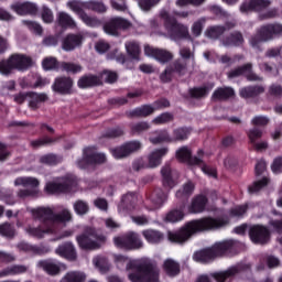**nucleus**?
<instances>
[{"instance_id":"nucleus-1","label":"nucleus","mask_w":282,"mask_h":282,"mask_svg":"<svg viewBox=\"0 0 282 282\" xmlns=\"http://www.w3.org/2000/svg\"><path fill=\"white\" fill-rule=\"evenodd\" d=\"M229 220L226 217L213 218L205 217L197 220L189 221L178 232H169L167 237L173 243H184L188 241L195 232H205L206 230H218L228 226Z\"/></svg>"},{"instance_id":"nucleus-2","label":"nucleus","mask_w":282,"mask_h":282,"mask_svg":"<svg viewBox=\"0 0 282 282\" xmlns=\"http://www.w3.org/2000/svg\"><path fill=\"white\" fill-rule=\"evenodd\" d=\"M113 259L117 268L126 265L129 281L160 282L158 270L151 268L144 260H135L122 254H115Z\"/></svg>"},{"instance_id":"nucleus-3","label":"nucleus","mask_w":282,"mask_h":282,"mask_svg":"<svg viewBox=\"0 0 282 282\" xmlns=\"http://www.w3.org/2000/svg\"><path fill=\"white\" fill-rule=\"evenodd\" d=\"M67 8L75 12L77 17L87 25L88 28H100L102 25V21L98 20L96 17H90L85 12V10H93L94 12H107V7L102 2L96 1H78L73 0L67 2Z\"/></svg>"},{"instance_id":"nucleus-4","label":"nucleus","mask_w":282,"mask_h":282,"mask_svg":"<svg viewBox=\"0 0 282 282\" xmlns=\"http://www.w3.org/2000/svg\"><path fill=\"white\" fill-rule=\"evenodd\" d=\"M180 56L182 59H177L173 66H169L164 73L161 74V80H163V83H169V80H171L173 72L184 74L186 72H191V67L195 65V58L193 57V53L189 48L182 47L180 50Z\"/></svg>"},{"instance_id":"nucleus-5","label":"nucleus","mask_w":282,"mask_h":282,"mask_svg":"<svg viewBox=\"0 0 282 282\" xmlns=\"http://www.w3.org/2000/svg\"><path fill=\"white\" fill-rule=\"evenodd\" d=\"M176 158L180 162H185L191 166H200L205 175H210L212 177H215L217 175V172L215 170L210 169V166L204 163V160H206V154H204V151L202 150L198 151L197 156H192L191 149H188L187 147H183L176 151Z\"/></svg>"},{"instance_id":"nucleus-6","label":"nucleus","mask_w":282,"mask_h":282,"mask_svg":"<svg viewBox=\"0 0 282 282\" xmlns=\"http://www.w3.org/2000/svg\"><path fill=\"white\" fill-rule=\"evenodd\" d=\"M33 63L34 62L30 56L15 54L8 61L0 62V74H12L13 69H18V72H25V69H30V67H32Z\"/></svg>"},{"instance_id":"nucleus-7","label":"nucleus","mask_w":282,"mask_h":282,"mask_svg":"<svg viewBox=\"0 0 282 282\" xmlns=\"http://www.w3.org/2000/svg\"><path fill=\"white\" fill-rule=\"evenodd\" d=\"M33 217L35 219H41V221H50V224H66V221H72V212L64 209L59 214H54L50 207H40L32 210Z\"/></svg>"},{"instance_id":"nucleus-8","label":"nucleus","mask_w":282,"mask_h":282,"mask_svg":"<svg viewBox=\"0 0 282 282\" xmlns=\"http://www.w3.org/2000/svg\"><path fill=\"white\" fill-rule=\"evenodd\" d=\"M232 246H235V241L232 240L217 242L210 249L196 251L193 256V259L194 261H198L200 263H208L210 259H215V257H221L224 251L228 250V248H232Z\"/></svg>"},{"instance_id":"nucleus-9","label":"nucleus","mask_w":282,"mask_h":282,"mask_svg":"<svg viewBox=\"0 0 282 282\" xmlns=\"http://www.w3.org/2000/svg\"><path fill=\"white\" fill-rule=\"evenodd\" d=\"M76 239L79 248H83V250H97V248H100L107 241V237L98 235L93 228L86 229Z\"/></svg>"},{"instance_id":"nucleus-10","label":"nucleus","mask_w":282,"mask_h":282,"mask_svg":"<svg viewBox=\"0 0 282 282\" xmlns=\"http://www.w3.org/2000/svg\"><path fill=\"white\" fill-rule=\"evenodd\" d=\"M162 21L164 22L165 29L167 30L171 39H182L188 36V28L184 24L177 23L166 10H162L160 13Z\"/></svg>"},{"instance_id":"nucleus-11","label":"nucleus","mask_w":282,"mask_h":282,"mask_svg":"<svg viewBox=\"0 0 282 282\" xmlns=\"http://www.w3.org/2000/svg\"><path fill=\"white\" fill-rule=\"evenodd\" d=\"M113 243L116 248H120L121 250H140L144 246L142 239H140V235L133 231L115 237Z\"/></svg>"},{"instance_id":"nucleus-12","label":"nucleus","mask_w":282,"mask_h":282,"mask_svg":"<svg viewBox=\"0 0 282 282\" xmlns=\"http://www.w3.org/2000/svg\"><path fill=\"white\" fill-rule=\"evenodd\" d=\"M281 33V24L264 25L257 32L253 37H251L250 45H252V47H259L260 43H264V41H270L274 39V36H279Z\"/></svg>"},{"instance_id":"nucleus-13","label":"nucleus","mask_w":282,"mask_h":282,"mask_svg":"<svg viewBox=\"0 0 282 282\" xmlns=\"http://www.w3.org/2000/svg\"><path fill=\"white\" fill-rule=\"evenodd\" d=\"M78 186L76 176L68 175L58 182H48L45 186L46 193L54 195V193H72Z\"/></svg>"},{"instance_id":"nucleus-14","label":"nucleus","mask_w":282,"mask_h":282,"mask_svg":"<svg viewBox=\"0 0 282 282\" xmlns=\"http://www.w3.org/2000/svg\"><path fill=\"white\" fill-rule=\"evenodd\" d=\"M40 184L41 182H39L36 177L32 176H20L14 180V186H23V188H26L21 189L18 193V195L22 198L33 197V195H36V193H39Z\"/></svg>"},{"instance_id":"nucleus-15","label":"nucleus","mask_w":282,"mask_h":282,"mask_svg":"<svg viewBox=\"0 0 282 282\" xmlns=\"http://www.w3.org/2000/svg\"><path fill=\"white\" fill-rule=\"evenodd\" d=\"M107 162V156L102 153L96 152L93 148L84 150V156L77 162L79 169H87L89 164H105Z\"/></svg>"},{"instance_id":"nucleus-16","label":"nucleus","mask_w":282,"mask_h":282,"mask_svg":"<svg viewBox=\"0 0 282 282\" xmlns=\"http://www.w3.org/2000/svg\"><path fill=\"white\" fill-rule=\"evenodd\" d=\"M131 23L122 18H112L104 25V32L110 34L111 36H117L118 30H127L130 28Z\"/></svg>"},{"instance_id":"nucleus-17","label":"nucleus","mask_w":282,"mask_h":282,"mask_svg":"<svg viewBox=\"0 0 282 282\" xmlns=\"http://www.w3.org/2000/svg\"><path fill=\"white\" fill-rule=\"evenodd\" d=\"M249 236L253 243H268L270 241V230L261 225H253L249 230Z\"/></svg>"},{"instance_id":"nucleus-18","label":"nucleus","mask_w":282,"mask_h":282,"mask_svg":"<svg viewBox=\"0 0 282 282\" xmlns=\"http://www.w3.org/2000/svg\"><path fill=\"white\" fill-rule=\"evenodd\" d=\"M144 54L145 56H151L152 58H155V61H159V63H169V61H173V53L149 45H145Z\"/></svg>"},{"instance_id":"nucleus-19","label":"nucleus","mask_w":282,"mask_h":282,"mask_svg":"<svg viewBox=\"0 0 282 282\" xmlns=\"http://www.w3.org/2000/svg\"><path fill=\"white\" fill-rule=\"evenodd\" d=\"M169 153V148L155 149L148 154V169H158L162 164V158Z\"/></svg>"},{"instance_id":"nucleus-20","label":"nucleus","mask_w":282,"mask_h":282,"mask_svg":"<svg viewBox=\"0 0 282 282\" xmlns=\"http://www.w3.org/2000/svg\"><path fill=\"white\" fill-rule=\"evenodd\" d=\"M169 100L162 99L155 102L153 106H143L133 110V116H139L145 118L147 116H151L156 109H162V107H169Z\"/></svg>"},{"instance_id":"nucleus-21","label":"nucleus","mask_w":282,"mask_h":282,"mask_svg":"<svg viewBox=\"0 0 282 282\" xmlns=\"http://www.w3.org/2000/svg\"><path fill=\"white\" fill-rule=\"evenodd\" d=\"M36 267L44 270L47 274L55 275L61 272L62 268H65V264L56 260H41L37 262Z\"/></svg>"},{"instance_id":"nucleus-22","label":"nucleus","mask_w":282,"mask_h":282,"mask_svg":"<svg viewBox=\"0 0 282 282\" xmlns=\"http://www.w3.org/2000/svg\"><path fill=\"white\" fill-rule=\"evenodd\" d=\"M137 202H138V196H135L134 193L126 194L118 206L119 213H121V215H124V213H131V210L135 208Z\"/></svg>"},{"instance_id":"nucleus-23","label":"nucleus","mask_w":282,"mask_h":282,"mask_svg":"<svg viewBox=\"0 0 282 282\" xmlns=\"http://www.w3.org/2000/svg\"><path fill=\"white\" fill-rule=\"evenodd\" d=\"M161 173L163 175L164 186H167V188H173V186L177 184V178L180 177L177 171L172 170L169 165H165L162 167Z\"/></svg>"},{"instance_id":"nucleus-24","label":"nucleus","mask_w":282,"mask_h":282,"mask_svg":"<svg viewBox=\"0 0 282 282\" xmlns=\"http://www.w3.org/2000/svg\"><path fill=\"white\" fill-rule=\"evenodd\" d=\"M11 10L23 17L25 14H36L39 9L32 2H15L11 4Z\"/></svg>"},{"instance_id":"nucleus-25","label":"nucleus","mask_w":282,"mask_h":282,"mask_svg":"<svg viewBox=\"0 0 282 282\" xmlns=\"http://www.w3.org/2000/svg\"><path fill=\"white\" fill-rule=\"evenodd\" d=\"M237 76H246L248 80H261V77L252 73V64H247L246 66L231 70L228 74V78H237Z\"/></svg>"},{"instance_id":"nucleus-26","label":"nucleus","mask_w":282,"mask_h":282,"mask_svg":"<svg viewBox=\"0 0 282 282\" xmlns=\"http://www.w3.org/2000/svg\"><path fill=\"white\" fill-rule=\"evenodd\" d=\"M72 87H74V80L69 77H57L53 85L54 91L58 94H72Z\"/></svg>"},{"instance_id":"nucleus-27","label":"nucleus","mask_w":282,"mask_h":282,"mask_svg":"<svg viewBox=\"0 0 282 282\" xmlns=\"http://www.w3.org/2000/svg\"><path fill=\"white\" fill-rule=\"evenodd\" d=\"M55 254L68 259L69 261H74V259H76V248L72 242H66L55 249Z\"/></svg>"},{"instance_id":"nucleus-28","label":"nucleus","mask_w":282,"mask_h":282,"mask_svg":"<svg viewBox=\"0 0 282 282\" xmlns=\"http://www.w3.org/2000/svg\"><path fill=\"white\" fill-rule=\"evenodd\" d=\"M239 272H241V267L234 265L225 271L215 272L212 274V276L217 282H225V281H228V279H232V276H235L236 274H239Z\"/></svg>"},{"instance_id":"nucleus-29","label":"nucleus","mask_w":282,"mask_h":282,"mask_svg":"<svg viewBox=\"0 0 282 282\" xmlns=\"http://www.w3.org/2000/svg\"><path fill=\"white\" fill-rule=\"evenodd\" d=\"M270 6V0H250L248 2H243L240 6V12H252V10H263V8H268Z\"/></svg>"},{"instance_id":"nucleus-30","label":"nucleus","mask_w":282,"mask_h":282,"mask_svg":"<svg viewBox=\"0 0 282 282\" xmlns=\"http://www.w3.org/2000/svg\"><path fill=\"white\" fill-rule=\"evenodd\" d=\"M26 232L31 237H35V239H43V237H45V235H54V228L46 227L45 225H41L39 227L26 228Z\"/></svg>"},{"instance_id":"nucleus-31","label":"nucleus","mask_w":282,"mask_h":282,"mask_svg":"<svg viewBox=\"0 0 282 282\" xmlns=\"http://www.w3.org/2000/svg\"><path fill=\"white\" fill-rule=\"evenodd\" d=\"M80 45H83L82 35H67L63 42V50H65V52H72V50H76V47H80Z\"/></svg>"},{"instance_id":"nucleus-32","label":"nucleus","mask_w":282,"mask_h":282,"mask_svg":"<svg viewBox=\"0 0 282 282\" xmlns=\"http://www.w3.org/2000/svg\"><path fill=\"white\" fill-rule=\"evenodd\" d=\"M25 272H28V267L25 265H11L0 271V279H6L7 276H17V274H25Z\"/></svg>"},{"instance_id":"nucleus-33","label":"nucleus","mask_w":282,"mask_h":282,"mask_svg":"<svg viewBox=\"0 0 282 282\" xmlns=\"http://www.w3.org/2000/svg\"><path fill=\"white\" fill-rule=\"evenodd\" d=\"M102 79L96 75H90V76H84L82 77L77 85L82 89H87V87H94L95 85H101Z\"/></svg>"},{"instance_id":"nucleus-34","label":"nucleus","mask_w":282,"mask_h":282,"mask_svg":"<svg viewBox=\"0 0 282 282\" xmlns=\"http://www.w3.org/2000/svg\"><path fill=\"white\" fill-rule=\"evenodd\" d=\"M87 281V274L83 271H69L59 282H85Z\"/></svg>"},{"instance_id":"nucleus-35","label":"nucleus","mask_w":282,"mask_h":282,"mask_svg":"<svg viewBox=\"0 0 282 282\" xmlns=\"http://www.w3.org/2000/svg\"><path fill=\"white\" fill-rule=\"evenodd\" d=\"M208 200L205 198V196H197L192 200V204L188 208L189 213L193 214H199V213H204L205 208H206V203Z\"/></svg>"},{"instance_id":"nucleus-36","label":"nucleus","mask_w":282,"mask_h":282,"mask_svg":"<svg viewBox=\"0 0 282 282\" xmlns=\"http://www.w3.org/2000/svg\"><path fill=\"white\" fill-rule=\"evenodd\" d=\"M144 239L148 243H160L164 239V235L158 230L147 229L142 231Z\"/></svg>"},{"instance_id":"nucleus-37","label":"nucleus","mask_w":282,"mask_h":282,"mask_svg":"<svg viewBox=\"0 0 282 282\" xmlns=\"http://www.w3.org/2000/svg\"><path fill=\"white\" fill-rule=\"evenodd\" d=\"M163 270L169 276H177L180 274V263L173 259H167L164 261Z\"/></svg>"},{"instance_id":"nucleus-38","label":"nucleus","mask_w":282,"mask_h":282,"mask_svg":"<svg viewBox=\"0 0 282 282\" xmlns=\"http://www.w3.org/2000/svg\"><path fill=\"white\" fill-rule=\"evenodd\" d=\"M265 89L262 86H250L240 89V96L242 98H254V96H259V94H263Z\"/></svg>"},{"instance_id":"nucleus-39","label":"nucleus","mask_w":282,"mask_h":282,"mask_svg":"<svg viewBox=\"0 0 282 282\" xmlns=\"http://www.w3.org/2000/svg\"><path fill=\"white\" fill-rule=\"evenodd\" d=\"M57 21L62 28H76V21L66 12H59L57 14Z\"/></svg>"},{"instance_id":"nucleus-40","label":"nucleus","mask_w":282,"mask_h":282,"mask_svg":"<svg viewBox=\"0 0 282 282\" xmlns=\"http://www.w3.org/2000/svg\"><path fill=\"white\" fill-rule=\"evenodd\" d=\"M126 50L132 61H140V45L135 42L126 43Z\"/></svg>"},{"instance_id":"nucleus-41","label":"nucleus","mask_w":282,"mask_h":282,"mask_svg":"<svg viewBox=\"0 0 282 282\" xmlns=\"http://www.w3.org/2000/svg\"><path fill=\"white\" fill-rule=\"evenodd\" d=\"M231 96H235L232 88H219L213 94V100H226V98H231Z\"/></svg>"},{"instance_id":"nucleus-42","label":"nucleus","mask_w":282,"mask_h":282,"mask_svg":"<svg viewBox=\"0 0 282 282\" xmlns=\"http://www.w3.org/2000/svg\"><path fill=\"white\" fill-rule=\"evenodd\" d=\"M194 191H195V185L192 182H187L183 185L181 189L176 192V197L178 199L188 197L189 195H193Z\"/></svg>"},{"instance_id":"nucleus-43","label":"nucleus","mask_w":282,"mask_h":282,"mask_svg":"<svg viewBox=\"0 0 282 282\" xmlns=\"http://www.w3.org/2000/svg\"><path fill=\"white\" fill-rule=\"evenodd\" d=\"M59 67L63 72H67L68 74H80V72H83V66L74 63L63 62Z\"/></svg>"},{"instance_id":"nucleus-44","label":"nucleus","mask_w":282,"mask_h":282,"mask_svg":"<svg viewBox=\"0 0 282 282\" xmlns=\"http://www.w3.org/2000/svg\"><path fill=\"white\" fill-rule=\"evenodd\" d=\"M183 219L184 212L182 209H174L165 216V221H169L170 224H175L177 221H182Z\"/></svg>"},{"instance_id":"nucleus-45","label":"nucleus","mask_w":282,"mask_h":282,"mask_svg":"<svg viewBox=\"0 0 282 282\" xmlns=\"http://www.w3.org/2000/svg\"><path fill=\"white\" fill-rule=\"evenodd\" d=\"M151 202L154 206V208H160L164 202H166V193L162 192V189L156 191L152 197Z\"/></svg>"},{"instance_id":"nucleus-46","label":"nucleus","mask_w":282,"mask_h":282,"mask_svg":"<svg viewBox=\"0 0 282 282\" xmlns=\"http://www.w3.org/2000/svg\"><path fill=\"white\" fill-rule=\"evenodd\" d=\"M42 67L46 72H50L52 69H61V64H58L55 57H46L42 61Z\"/></svg>"},{"instance_id":"nucleus-47","label":"nucleus","mask_w":282,"mask_h":282,"mask_svg":"<svg viewBox=\"0 0 282 282\" xmlns=\"http://www.w3.org/2000/svg\"><path fill=\"white\" fill-rule=\"evenodd\" d=\"M93 263H94L95 268H98V270L100 272H104V273L109 272L110 265H109V262L107 261V258L96 257V258H94Z\"/></svg>"},{"instance_id":"nucleus-48","label":"nucleus","mask_w":282,"mask_h":282,"mask_svg":"<svg viewBox=\"0 0 282 282\" xmlns=\"http://www.w3.org/2000/svg\"><path fill=\"white\" fill-rule=\"evenodd\" d=\"M73 208L76 215H87V213H89V204L85 200H76L73 204Z\"/></svg>"},{"instance_id":"nucleus-49","label":"nucleus","mask_w":282,"mask_h":282,"mask_svg":"<svg viewBox=\"0 0 282 282\" xmlns=\"http://www.w3.org/2000/svg\"><path fill=\"white\" fill-rule=\"evenodd\" d=\"M29 105L30 107H36V102H45L47 100V95L45 94H36V93H29Z\"/></svg>"},{"instance_id":"nucleus-50","label":"nucleus","mask_w":282,"mask_h":282,"mask_svg":"<svg viewBox=\"0 0 282 282\" xmlns=\"http://www.w3.org/2000/svg\"><path fill=\"white\" fill-rule=\"evenodd\" d=\"M158 135H151L150 137V142H152V144H160V142H169V140H171V138L169 137V132L166 131H160L156 132Z\"/></svg>"},{"instance_id":"nucleus-51","label":"nucleus","mask_w":282,"mask_h":282,"mask_svg":"<svg viewBox=\"0 0 282 282\" xmlns=\"http://www.w3.org/2000/svg\"><path fill=\"white\" fill-rule=\"evenodd\" d=\"M269 182L270 181L268 178H262L260 181H257L251 186H249V193H259V191L268 186Z\"/></svg>"},{"instance_id":"nucleus-52","label":"nucleus","mask_w":282,"mask_h":282,"mask_svg":"<svg viewBox=\"0 0 282 282\" xmlns=\"http://www.w3.org/2000/svg\"><path fill=\"white\" fill-rule=\"evenodd\" d=\"M224 34V26H212L206 31L208 39H219Z\"/></svg>"},{"instance_id":"nucleus-53","label":"nucleus","mask_w":282,"mask_h":282,"mask_svg":"<svg viewBox=\"0 0 282 282\" xmlns=\"http://www.w3.org/2000/svg\"><path fill=\"white\" fill-rule=\"evenodd\" d=\"M0 235L2 237H14V227L8 223L0 225Z\"/></svg>"},{"instance_id":"nucleus-54","label":"nucleus","mask_w":282,"mask_h":282,"mask_svg":"<svg viewBox=\"0 0 282 282\" xmlns=\"http://www.w3.org/2000/svg\"><path fill=\"white\" fill-rule=\"evenodd\" d=\"M112 156L116 160H122V158H128L129 154L127 152V148L123 145L119 147V148H115L111 150Z\"/></svg>"},{"instance_id":"nucleus-55","label":"nucleus","mask_w":282,"mask_h":282,"mask_svg":"<svg viewBox=\"0 0 282 282\" xmlns=\"http://www.w3.org/2000/svg\"><path fill=\"white\" fill-rule=\"evenodd\" d=\"M173 120V115L164 112L152 120L153 124H166Z\"/></svg>"},{"instance_id":"nucleus-56","label":"nucleus","mask_w":282,"mask_h":282,"mask_svg":"<svg viewBox=\"0 0 282 282\" xmlns=\"http://www.w3.org/2000/svg\"><path fill=\"white\" fill-rule=\"evenodd\" d=\"M123 145L126 147L128 155H131V153H135L137 151H140V149H142V143H140V141H131Z\"/></svg>"},{"instance_id":"nucleus-57","label":"nucleus","mask_w":282,"mask_h":282,"mask_svg":"<svg viewBox=\"0 0 282 282\" xmlns=\"http://www.w3.org/2000/svg\"><path fill=\"white\" fill-rule=\"evenodd\" d=\"M22 23L28 29H30L31 32H34L35 34H42L43 33V28H41V24H39L36 22H32L30 20H24Z\"/></svg>"},{"instance_id":"nucleus-58","label":"nucleus","mask_w":282,"mask_h":282,"mask_svg":"<svg viewBox=\"0 0 282 282\" xmlns=\"http://www.w3.org/2000/svg\"><path fill=\"white\" fill-rule=\"evenodd\" d=\"M160 0H139V8L143 10V12H148L153 6H158Z\"/></svg>"},{"instance_id":"nucleus-59","label":"nucleus","mask_w":282,"mask_h":282,"mask_svg":"<svg viewBox=\"0 0 282 282\" xmlns=\"http://www.w3.org/2000/svg\"><path fill=\"white\" fill-rule=\"evenodd\" d=\"M204 23H206L205 19H200L194 22L192 25V33L194 36H199V34H202V30H204Z\"/></svg>"},{"instance_id":"nucleus-60","label":"nucleus","mask_w":282,"mask_h":282,"mask_svg":"<svg viewBox=\"0 0 282 282\" xmlns=\"http://www.w3.org/2000/svg\"><path fill=\"white\" fill-rule=\"evenodd\" d=\"M242 43L243 36H241V33H236L225 42V45H241Z\"/></svg>"},{"instance_id":"nucleus-61","label":"nucleus","mask_w":282,"mask_h":282,"mask_svg":"<svg viewBox=\"0 0 282 282\" xmlns=\"http://www.w3.org/2000/svg\"><path fill=\"white\" fill-rule=\"evenodd\" d=\"M42 20L44 21V23H52V21H54V13L50 8H42Z\"/></svg>"},{"instance_id":"nucleus-62","label":"nucleus","mask_w":282,"mask_h":282,"mask_svg":"<svg viewBox=\"0 0 282 282\" xmlns=\"http://www.w3.org/2000/svg\"><path fill=\"white\" fill-rule=\"evenodd\" d=\"M246 210H248V205L236 206L235 208L231 209L230 216L243 217V215H246Z\"/></svg>"},{"instance_id":"nucleus-63","label":"nucleus","mask_w":282,"mask_h":282,"mask_svg":"<svg viewBox=\"0 0 282 282\" xmlns=\"http://www.w3.org/2000/svg\"><path fill=\"white\" fill-rule=\"evenodd\" d=\"M271 171H273L275 174L282 173V156H278L273 160Z\"/></svg>"},{"instance_id":"nucleus-64","label":"nucleus","mask_w":282,"mask_h":282,"mask_svg":"<svg viewBox=\"0 0 282 282\" xmlns=\"http://www.w3.org/2000/svg\"><path fill=\"white\" fill-rule=\"evenodd\" d=\"M188 138V130L184 128L174 131V140H186Z\"/></svg>"}]
</instances>
